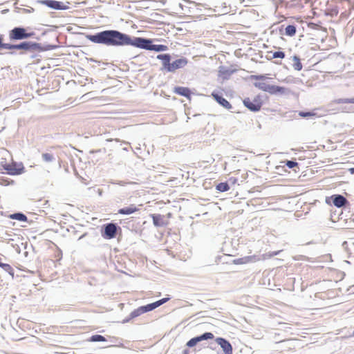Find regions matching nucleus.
Here are the masks:
<instances>
[{
	"label": "nucleus",
	"instance_id": "obj_1",
	"mask_svg": "<svg viewBox=\"0 0 354 354\" xmlns=\"http://www.w3.org/2000/svg\"><path fill=\"white\" fill-rule=\"evenodd\" d=\"M86 38L95 44L106 46H131L138 48L156 52L166 51L168 47L163 44H153V39L131 36L118 30H105L93 35H86Z\"/></svg>",
	"mask_w": 354,
	"mask_h": 354
},
{
	"label": "nucleus",
	"instance_id": "obj_2",
	"mask_svg": "<svg viewBox=\"0 0 354 354\" xmlns=\"http://www.w3.org/2000/svg\"><path fill=\"white\" fill-rule=\"evenodd\" d=\"M3 35L0 34V50L1 49H7V50H21V52L19 53V55H24L26 53H35V52H44L50 50L55 49L56 46L55 45H45L43 46L40 43H37L32 41H24L20 42L19 44H8L3 43Z\"/></svg>",
	"mask_w": 354,
	"mask_h": 354
},
{
	"label": "nucleus",
	"instance_id": "obj_3",
	"mask_svg": "<svg viewBox=\"0 0 354 354\" xmlns=\"http://www.w3.org/2000/svg\"><path fill=\"white\" fill-rule=\"evenodd\" d=\"M157 59L162 61L160 71L168 73H174L176 70L184 68L188 64V59L185 57L171 62V56L167 53L158 55Z\"/></svg>",
	"mask_w": 354,
	"mask_h": 354
},
{
	"label": "nucleus",
	"instance_id": "obj_4",
	"mask_svg": "<svg viewBox=\"0 0 354 354\" xmlns=\"http://www.w3.org/2000/svg\"><path fill=\"white\" fill-rule=\"evenodd\" d=\"M34 32H27V30L22 26H17L9 31V39L11 41L25 40L33 37Z\"/></svg>",
	"mask_w": 354,
	"mask_h": 354
},
{
	"label": "nucleus",
	"instance_id": "obj_5",
	"mask_svg": "<svg viewBox=\"0 0 354 354\" xmlns=\"http://www.w3.org/2000/svg\"><path fill=\"white\" fill-rule=\"evenodd\" d=\"M118 231H121V227L117 223H109L102 226L101 234L105 239H112L116 236Z\"/></svg>",
	"mask_w": 354,
	"mask_h": 354
},
{
	"label": "nucleus",
	"instance_id": "obj_6",
	"mask_svg": "<svg viewBox=\"0 0 354 354\" xmlns=\"http://www.w3.org/2000/svg\"><path fill=\"white\" fill-rule=\"evenodd\" d=\"M244 106L252 112H257L260 111L263 101L261 95H257L253 100L250 97H246L243 101Z\"/></svg>",
	"mask_w": 354,
	"mask_h": 354
},
{
	"label": "nucleus",
	"instance_id": "obj_7",
	"mask_svg": "<svg viewBox=\"0 0 354 354\" xmlns=\"http://www.w3.org/2000/svg\"><path fill=\"white\" fill-rule=\"evenodd\" d=\"M251 78L252 80H261V82H255L254 83V86L259 89H261L263 91L268 92L271 94L272 88L273 85L268 84L266 82H263L265 80L268 79L264 75H252Z\"/></svg>",
	"mask_w": 354,
	"mask_h": 354
},
{
	"label": "nucleus",
	"instance_id": "obj_8",
	"mask_svg": "<svg viewBox=\"0 0 354 354\" xmlns=\"http://www.w3.org/2000/svg\"><path fill=\"white\" fill-rule=\"evenodd\" d=\"M39 2L53 10H65L68 8V6L64 5L63 2L55 0H41Z\"/></svg>",
	"mask_w": 354,
	"mask_h": 354
},
{
	"label": "nucleus",
	"instance_id": "obj_9",
	"mask_svg": "<svg viewBox=\"0 0 354 354\" xmlns=\"http://www.w3.org/2000/svg\"><path fill=\"white\" fill-rule=\"evenodd\" d=\"M215 342L221 347L225 354H232V346L228 340L223 337H217Z\"/></svg>",
	"mask_w": 354,
	"mask_h": 354
},
{
	"label": "nucleus",
	"instance_id": "obj_10",
	"mask_svg": "<svg viewBox=\"0 0 354 354\" xmlns=\"http://www.w3.org/2000/svg\"><path fill=\"white\" fill-rule=\"evenodd\" d=\"M3 167V169L6 170L7 173L10 175L21 174L24 169L23 166L17 167L16 162H13L12 164L6 163Z\"/></svg>",
	"mask_w": 354,
	"mask_h": 354
},
{
	"label": "nucleus",
	"instance_id": "obj_11",
	"mask_svg": "<svg viewBox=\"0 0 354 354\" xmlns=\"http://www.w3.org/2000/svg\"><path fill=\"white\" fill-rule=\"evenodd\" d=\"M212 95L216 101V102H218L225 109L230 110L232 108L231 104L225 98H224L221 94L213 92Z\"/></svg>",
	"mask_w": 354,
	"mask_h": 354
},
{
	"label": "nucleus",
	"instance_id": "obj_12",
	"mask_svg": "<svg viewBox=\"0 0 354 354\" xmlns=\"http://www.w3.org/2000/svg\"><path fill=\"white\" fill-rule=\"evenodd\" d=\"M333 204L337 207H342L348 203V200L342 195L335 194L331 196Z\"/></svg>",
	"mask_w": 354,
	"mask_h": 354
},
{
	"label": "nucleus",
	"instance_id": "obj_13",
	"mask_svg": "<svg viewBox=\"0 0 354 354\" xmlns=\"http://www.w3.org/2000/svg\"><path fill=\"white\" fill-rule=\"evenodd\" d=\"M151 217L153 220V224L157 227H164L167 224V221L165 219L164 215L153 214H151Z\"/></svg>",
	"mask_w": 354,
	"mask_h": 354
},
{
	"label": "nucleus",
	"instance_id": "obj_14",
	"mask_svg": "<svg viewBox=\"0 0 354 354\" xmlns=\"http://www.w3.org/2000/svg\"><path fill=\"white\" fill-rule=\"evenodd\" d=\"M290 93V90L288 88L280 86H272L271 95H287Z\"/></svg>",
	"mask_w": 354,
	"mask_h": 354
},
{
	"label": "nucleus",
	"instance_id": "obj_15",
	"mask_svg": "<svg viewBox=\"0 0 354 354\" xmlns=\"http://www.w3.org/2000/svg\"><path fill=\"white\" fill-rule=\"evenodd\" d=\"M174 92L179 95L185 97L189 99L191 97L192 93L190 89L187 87L176 86L174 88Z\"/></svg>",
	"mask_w": 354,
	"mask_h": 354
},
{
	"label": "nucleus",
	"instance_id": "obj_16",
	"mask_svg": "<svg viewBox=\"0 0 354 354\" xmlns=\"http://www.w3.org/2000/svg\"><path fill=\"white\" fill-rule=\"evenodd\" d=\"M139 209L136 207L135 205L132 204L128 207L120 208L118 209V213L120 214L129 215L136 212L138 211Z\"/></svg>",
	"mask_w": 354,
	"mask_h": 354
},
{
	"label": "nucleus",
	"instance_id": "obj_17",
	"mask_svg": "<svg viewBox=\"0 0 354 354\" xmlns=\"http://www.w3.org/2000/svg\"><path fill=\"white\" fill-rule=\"evenodd\" d=\"M233 72L232 70L225 66H221L219 68V73L225 80H227Z\"/></svg>",
	"mask_w": 354,
	"mask_h": 354
},
{
	"label": "nucleus",
	"instance_id": "obj_18",
	"mask_svg": "<svg viewBox=\"0 0 354 354\" xmlns=\"http://www.w3.org/2000/svg\"><path fill=\"white\" fill-rule=\"evenodd\" d=\"M11 219L17 220L19 221H27L28 217L22 212H17L12 214L9 216Z\"/></svg>",
	"mask_w": 354,
	"mask_h": 354
},
{
	"label": "nucleus",
	"instance_id": "obj_19",
	"mask_svg": "<svg viewBox=\"0 0 354 354\" xmlns=\"http://www.w3.org/2000/svg\"><path fill=\"white\" fill-rule=\"evenodd\" d=\"M297 28L295 25H288L285 28V35L289 37H293L295 35Z\"/></svg>",
	"mask_w": 354,
	"mask_h": 354
},
{
	"label": "nucleus",
	"instance_id": "obj_20",
	"mask_svg": "<svg viewBox=\"0 0 354 354\" xmlns=\"http://www.w3.org/2000/svg\"><path fill=\"white\" fill-rule=\"evenodd\" d=\"M196 339H198V342H200L203 340L213 339L214 337V335L212 333L205 332L201 335L196 336Z\"/></svg>",
	"mask_w": 354,
	"mask_h": 354
},
{
	"label": "nucleus",
	"instance_id": "obj_21",
	"mask_svg": "<svg viewBox=\"0 0 354 354\" xmlns=\"http://www.w3.org/2000/svg\"><path fill=\"white\" fill-rule=\"evenodd\" d=\"M0 268H1L4 271L7 272L12 277H14V269L10 264L3 263L0 261Z\"/></svg>",
	"mask_w": 354,
	"mask_h": 354
},
{
	"label": "nucleus",
	"instance_id": "obj_22",
	"mask_svg": "<svg viewBox=\"0 0 354 354\" xmlns=\"http://www.w3.org/2000/svg\"><path fill=\"white\" fill-rule=\"evenodd\" d=\"M292 59L295 62V63L292 65L294 69L298 71H301L302 69L303 66L302 64L301 63L300 58L297 55H294L292 57Z\"/></svg>",
	"mask_w": 354,
	"mask_h": 354
},
{
	"label": "nucleus",
	"instance_id": "obj_23",
	"mask_svg": "<svg viewBox=\"0 0 354 354\" xmlns=\"http://www.w3.org/2000/svg\"><path fill=\"white\" fill-rule=\"evenodd\" d=\"M143 308H144V307H143V306H140L139 308H138L137 309L134 310L133 311H132L130 313V319L136 318V317L140 316V315L145 313V310H144Z\"/></svg>",
	"mask_w": 354,
	"mask_h": 354
},
{
	"label": "nucleus",
	"instance_id": "obj_24",
	"mask_svg": "<svg viewBox=\"0 0 354 354\" xmlns=\"http://www.w3.org/2000/svg\"><path fill=\"white\" fill-rule=\"evenodd\" d=\"M216 189L220 192H224L230 189V186L227 182L220 183L216 186Z\"/></svg>",
	"mask_w": 354,
	"mask_h": 354
},
{
	"label": "nucleus",
	"instance_id": "obj_25",
	"mask_svg": "<svg viewBox=\"0 0 354 354\" xmlns=\"http://www.w3.org/2000/svg\"><path fill=\"white\" fill-rule=\"evenodd\" d=\"M43 161L46 162H51L55 160V157L52 153H44L41 155Z\"/></svg>",
	"mask_w": 354,
	"mask_h": 354
},
{
	"label": "nucleus",
	"instance_id": "obj_26",
	"mask_svg": "<svg viewBox=\"0 0 354 354\" xmlns=\"http://www.w3.org/2000/svg\"><path fill=\"white\" fill-rule=\"evenodd\" d=\"M89 341L93 342H105V341H106V339L104 336H102L101 335H93L90 337Z\"/></svg>",
	"mask_w": 354,
	"mask_h": 354
},
{
	"label": "nucleus",
	"instance_id": "obj_27",
	"mask_svg": "<svg viewBox=\"0 0 354 354\" xmlns=\"http://www.w3.org/2000/svg\"><path fill=\"white\" fill-rule=\"evenodd\" d=\"M337 104H354V97L351 98H339L336 100Z\"/></svg>",
	"mask_w": 354,
	"mask_h": 354
},
{
	"label": "nucleus",
	"instance_id": "obj_28",
	"mask_svg": "<svg viewBox=\"0 0 354 354\" xmlns=\"http://www.w3.org/2000/svg\"><path fill=\"white\" fill-rule=\"evenodd\" d=\"M169 300V298H167V297L162 298V299H159L155 302H153V304L155 308H156L160 306L161 305L164 304Z\"/></svg>",
	"mask_w": 354,
	"mask_h": 354
},
{
	"label": "nucleus",
	"instance_id": "obj_29",
	"mask_svg": "<svg viewBox=\"0 0 354 354\" xmlns=\"http://www.w3.org/2000/svg\"><path fill=\"white\" fill-rule=\"evenodd\" d=\"M169 300V298H167V297L162 298V299H159L155 302H153V304L155 308H156L160 306L161 305L164 304Z\"/></svg>",
	"mask_w": 354,
	"mask_h": 354
},
{
	"label": "nucleus",
	"instance_id": "obj_30",
	"mask_svg": "<svg viewBox=\"0 0 354 354\" xmlns=\"http://www.w3.org/2000/svg\"><path fill=\"white\" fill-rule=\"evenodd\" d=\"M169 300V298H167V297L162 298V299H159L155 302H153V304L155 308H156L160 306L161 305L164 304Z\"/></svg>",
	"mask_w": 354,
	"mask_h": 354
},
{
	"label": "nucleus",
	"instance_id": "obj_31",
	"mask_svg": "<svg viewBox=\"0 0 354 354\" xmlns=\"http://www.w3.org/2000/svg\"><path fill=\"white\" fill-rule=\"evenodd\" d=\"M316 113L313 111H299V115L302 118L315 116Z\"/></svg>",
	"mask_w": 354,
	"mask_h": 354
},
{
	"label": "nucleus",
	"instance_id": "obj_32",
	"mask_svg": "<svg viewBox=\"0 0 354 354\" xmlns=\"http://www.w3.org/2000/svg\"><path fill=\"white\" fill-rule=\"evenodd\" d=\"M285 56V53L281 50L275 51L272 53V58L283 59Z\"/></svg>",
	"mask_w": 354,
	"mask_h": 354
},
{
	"label": "nucleus",
	"instance_id": "obj_33",
	"mask_svg": "<svg viewBox=\"0 0 354 354\" xmlns=\"http://www.w3.org/2000/svg\"><path fill=\"white\" fill-rule=\"evenodd\" d=\"M285 165L288 168L293 169L294 167H298L299 164L295 160H286Z\"/></svg>",
	"mask_w": 354,
	"mask_h": 354
},
{
	"label": "nucleus",
	"instance_id": "obj_34",
	"mask_svg": "<svg viewBox=\"0 0 354 354\" xmlns=\"http://www.w3.org/2000/svg\"><path fill=\"white\" fill-rule=\"evenodd\" d=\"M198 343V339H196V337L190 339L186 344V346L189 347V348H192L194 346H196L197 344Z\"/></svg>",
	"mask_w": 354,
	"mask_h": 354
},
{
	"label": "nucleus",
	"instance_id": "obj_35",
	"mask_svg": "<svg viewBox=\"0 0 354 354\" xmlns=\"http://www.w3.org/2000/svg\"><path fill=\"white\" fill-rule=\"evenodd\" d=\"M143 307H144L143 310H145V313H147V312H149V311H151V310L156 309L153 303L143 306Z\"/></svg>",
	"mask_w": 354,
	"mask_h": 354
},
{
	"label": "nucleus",
	"instance_id": "obj_36",
	"mask_svg": "<svg viewBox=\"0 0 354 354\" xmlns=\"http://www.w3.org/2000/svg\"><path fill=\"white\" fill-rule=\"evenodd\" d=\"M113 184H117V185H119L120 186H124L127 184H133V182H127V181H123V180H115L114 182H112Z\"/></svg>",
	"mask_w": 354,
	"mask_h": 354
},
{
	"label": "nucleus",
	"instance_id": "obj_37",
	"mask_svg": "<svg viewBox=\"0 0 354 354\" xmlns=\"http://www.w3.org/2000/svg\"><path fill=\"white\" fill-rule=\"evenodd\" d=\"M238 180L236 178H234V177H230L229 178V182L232 184V185H234L237 183Z\"/></svg>",
	"mask_w": 354,
	"mask_h": 354
},
{
	"label": "nucleus",
	"instance_id": "obj_38",
	"mask_svg": "<svg viewBox=\"0 0 354 354\" xmlns=\"http://www.w3.org/2000/svg\"><path fill=\"white\" fill-rule=\"evenodd\" d=\"M131 319H130V315H129L128 317H127L124 319H123L122 323V324H126V323L129 322Z\"/></svg>",
	"mask_w": 354,
	"mask_h": 354
},
{
	"label": "nucleus",
	"instance_id": "obj_39",
	"mask_svg": "<svg viewBox=\"0 0 354 354\" xmlns=\"http://www.w3.org/2000/svg\"><path fill=\"white\" fill-rule=\"evenodd\" d=\"M113 139H107L106 140L107 142H111V141H113ZM114 140L116 141V142H120V140L117 139V138L114 139Z\"/></svg>",
	"mask_w": 354,
	"mask_h": 354
},
{
	"label": "nucleus",
	"instance_id": "obj_40",
	"mask_svg": "<svg viewBox=\"0 0 354 354\" xmlns=\"http://www.w3.org/2000/svg\"><path fill=\"white\" fill-rule=\"evenodd\" d=\"M87 233H84L83 234L82 236H80L78 239V240H80L82 239H83L84 237H85L86 236Z\"/></svg>",
	"mask_w": 354,
	"mask_h": 354
},
{
	"label": "nucleus",
	"instance_id": "obj_41",
	"mask_svg": "<svg viewBox=\"0 0 354 354\" xmlns=\"http://www.w3.org/2000/svg\"><path fill=\"white\" fill-rule=\"evenodd\" d=\"M349 171H350L351 174H354V167L350 168Z\"/></svg>",
	"mask_w": 354,
	"mask_h": 354
},
{
	"label": "nucleus",
	"instance_id": "obj_42",
	"mask_svg": "<svg viewBox=\"0 0 354 354\" xmlns=\"http://www.w3.org/2000/svg\"><path fill=\"white\" fill-rule=\"evenodd\" d=\"M31 57H32V58H35V57H36V55H31Z\"/></svg>",
	"mask_w": 354,
	"mask_h": 354
},
{
	"label": "nucleus",
	"instance_id": "obj_43",
	"mask_svg": "<svg viewBox=\"0 0 354 354\" xmlns=\"http://www.w3.org/2000/svg\"><path fill=\"white\" fill-rule=\"evenodd\" d=\"M351 337H354V330H353V333L351 334Z\"/></svg>",
	"mask_w": 354,
	"mask_h": 354
},
{
	"label": "nucleus",
	"instance_id": "obj_44",
	"mask_svg": "<svg viewBox=\"0 0 354 354\" xmlns=\"http://www.w3.org/2000/svg\"><path fill=\"white\" fill-rule=\"evenodd\" d=\"M187 350H185V351H184V354H187Z\"/></svg>",
	"mask_w": 354,
	"mask_h": 354
},
{
	"label": "nucleus",
	"instance_id": "obj_45",
	"mask_svg": "<svg viewBox=\"0 0 354 354\" xmlns=\"http://www.w3.org/2000/svg\"><path fill=\"white\" fill-rule=\"evenodd\" d=\"M139 55L135 56L134 58H138Z\"/></svg>",
	"mask_w": 354,
	"mask_h": 354
}]
</instances>
